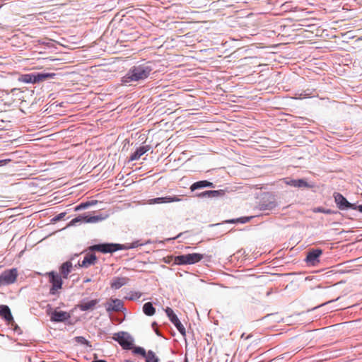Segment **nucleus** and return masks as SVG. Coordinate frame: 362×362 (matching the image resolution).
<instances>
[{"instance_id": "nucleus-1", "label": "nucleus", "mask_w": 362, "mask_h": 362, "mask_svg": "<svg viewBox=\"0 0 362 362\" xmlns=\"http://www.w3.org/2000/svg\"><path fill=\"white\" fill-rule=\"evenodd\" d=\"M156 64L152 61H143L132 66L127 73L122 78V83L124 85L132 82L144 81L149 76L155 73Z\"/></svg>"}, {"instance_id": "nucleus-2", "label": "nucleus", "mask_w": 362, "mask_h": 362, "mask_svg": "<svg viewBox=\"0 0 362 362\" xmlns=\"http://www.w3.org/2000/svg\"><path fill=\"white\" fill-rule=\"evenodd\" d=\"M55 74H43V73H30L23 75H18L16 72H8V76H3L1 74V79L4 85L9 84L16 86V83L19 81L25 83H36L40 81H43L48 78H53Z\"/></svg>"}, {"instance_id": "nucleus-3", "label": "nucleus", "mask_w": 362, "mask_h": 362, "mask_svg": "<svg viewBox=\"0 0 362 362\" xmlns=\"http://www.w3.org/2000/svg\"><path fill=\"white\" fill-rule=\"evenodd\" d=\"M16 152L8 155L1 153V175H13L18 170L17 162L13 160Z\"/></svg>"}, {"instance_id": "nucleus-4", "label": "nucleus", "mask_w": 362, "mask_h": 362, "mask_svg": "<svg viewBox=\"0 0 362 362\" xmlns=\"http://www.w3.org/2000/svg\"><path fill=\"white\" fill-rule=\"evenodd\" d=\"M204 255L199 253H190L175 257L174 264L177 265L194 264L200 262Z\"/></svg>"}, {"instance_id": "nucleus-5", "label": "nucleus", "mask_w": 362, "mask_h": 362, "mask_svg": "<svg viewBox=\"0 0 362 362\" xmlns=\"http://www.w3.org/2000/svg\"><path fill=\"white\" fill-rule=\"evenodd\" d=\"M1 318L6 322L8 327L18 334H21V328L15 322L11 310L8 305H1Z\"/></svg>"}, {"instance_id": "nucleus-6", "label": "nucleus", "mask_w": 362, "mask_h": 362, "mask_svg": "<svg viewBox=\"0 0 362 362\" xmlns=\"http://www.w3.org/2000/svg\"><path fill=\"white\" fill-rule=\"evenodd\" d=\"M105 219V217L102 215H80L74 218H73L67 225V226H75L81 223H97L102 220Z\"/></svg>"}, {"instance_id": "nucleus-7", "label": "nucleus", "mask_w": 362, "mask_h": 362, "mask_svg": "<svg viewBox=\"0 0 362 362\" xmlns=\"http://www.w3.org/2000/svg\"><path fill=\"white\" fill-rule=\"evenodd\" d=\"M91 250L102 253H112L122 250V245L116 243H102L93 245Z\"/></svg>"}, {"instance_id": "nucleus-8", "label": "nucleus", "mask_w": 362, "mask_h": 362, "mask_svg": "<svg viewBox=\"0 0 362 362\" xmlns=\"http://www.w3.org/2000/svg\"><path fill=\"white\" fill-rule=\"evenodd\" d=\"M49 277V282L52 284V287L49 289V293L51 295H56L59 289L62 288V279L61 276L55 273L54 272H50L48 273Z\"/></svg>"}, {"instance_id": "nucleus-9", "label": "nucleus", "mask_w": 362, "mask_h": 362, "mask_svg": "<svg viewBox=\"0 0 362 362\" xmlns=\"http://www.w3.org/2000/svg\"><path fill=\"white\" fill-rule=\"evenodd\" d=\"M18 91V89L16 86L11 87L10 89L1 90V102L4 101V106L10 107L14 103L16 99L13 98V95L15 92Z\"/></svg>"}, {"instance_id": "nucleus-10", "label": "nucleus", "mask_w": 362, "mask_h": 362, "mask_svg": "<svg viewBox=\"0 0 362 362\" xmlns=\"http://www.w3.org/2000/svg\"><path fill=\"white\" fill-rule=\"evenodd\" d=\"M115 339L119 344V345L127 350L133 349V340L130 335L127 333L122 332L116 334Z\"/></svg>"}, {"instance_id": "nucleus-11", "label": "nucleus", "mask_w": 362, "mask_h": 362, "mask_svg": "<svg viewBox=\"0 0 362 362\" xmlns=\"http://www.w3.org/2000/svg\"><path fill=\"white\" fill-rule=\"evenodd\" d=\"M165 313H166L167 316L168 317L169 320L175 326V327L179 331V332L182 336H185L186 335L185 328L184 327V326L182 325L181 322L180 321V320L178 319L177 316L174 313V311L170 308H168V307L165 310Z\"/></svg>"}, {"instance_id": "nucleus-12", "label": "nucleus", "mask_w": 362, "mask_h": 362, "mask_svg": "<svg viewBox=\"0 0 362 362\" xmlns=\"http://www.w3.org/2000/svg\"><path fill=\"white\" fill-rule=\"evenodd\" d=\"M334 198L337 207L340 210H345L348 209H356V206L349 202L341 194L338 192L334 193Z\"/></svg>"}, {"instance_id": "nucleus-13", "label": "nucleus", "mask_w": 362, "mask_h": 362, "mask_svg": "<svg viewBox=\"0 0 362 362\" xmlns=\"http://www.w3.org/2000/svg\"><path fill=\"white\" fill-rule=\"evenodd\" d=\"M17 276V269L12 268L10 269H6L1 272V284H12L16 281Z\"/></svg>"}, {"instance_id": "nucleus-14", "label": "nucleus", "mask_w": 362, "mask_h": 362, "mask_svg": "<svg viewBox=\"0 0 362 362\" xmlns=\"http://www.w3.org/2000/svg\"><path fill=\"white\" fill-rule=\"evenodd\" d=\"M105 308L107 313L122 311L124 310V303L120 299L112 298L105 303Z\"/></svg>"}, {"instance_id": "nucleus-15", "label": "nucleus", "mask_w": 362, "mask_h": 362, "mask_svg": "<svg viewBox=\"0 0 362 362\" xmlns=\"http://www.w3.org/2000/svg\"><path fill=\"white\" fill-rule=\"evenodd\" d=\"M322 254L320 249L312 250L308 253L305 261L309 265L315 266L320 262L319 257Z\"/></svg>"}, {"instance_id": "nucleus-16", "label": "nucleus", "mask_w": 362, "mask_h": 362, "mask_svg": "<svg viewBox=\"0 0 362 362\" xmlns=\"http://www.w3.org/2000/svg\"><path fill=\"white\" fill-rule=\"evenodd\" d=\"M286 185L297 187V188H311L313 185L308 183L305 179H290L286 178L285 180Z\"/></svg>"}, {"instance_id": "nucleus-17", "label": "nucleus", "mask_w": 362, "mask_h": 362, "mask_svg": "<svg viewBox=\"0 0 362 362\" xmlns=\"http://www.w3.org/2000/svg\"><path fill=\"white\" fill-rule=\"evenodd\" d=\"M98 303V299H93L90 300L83 299L79 304H78L77 307L81 311L93 310Z\"/></svg>"}, {"instance_id": "nucleus-18", "label": "nucleus", "mask_w": 362, "mask_h": 362, "mask_svg": "<svg viewBox=\"0 0 362 362\" xmlns=\"http://www.w3.org/2000/svg\"><path fill=\"white\" fill-rule=\"evenodd\" d=\"M225 194V192L222 189L219 190H208L203 192L197 194V197L199 198H217L223 197Z\"/></svg>"}, {"instance_id": "nucleus-19", "label": "nucleus", "mask_w": 362, "mask_h": 362, "mask_svg": "<svg viewBox=\"0 0 362 362\" xmlns=\"http://www.w3.org/2000/svg\"><path fill=\"white\" fill-rule=\"evenodd\" d=\"M70 318V315L65 311L54 310L51 315V320L52 322H62Z\"/></svg>"}, {"instance_id": "nucleus-20", "label": "nucleus", "mask_w": 362, "mask_h": 362, "mask_svg": "<svg viewBox=\"0 0 362 362\" xmlns=\"http://www.w3.org/2000/svg\"><path fill=\"white\" fill-rule=\"evenodd\" d=\"M150 148L151 147L148 145L140 146L131 155L129 160L133 161L139 159V158L149 151Z\"/></svg>"}, {"instance_id": "nucleus-21", "label": "nucleus", "mask_w": 362, "mask_h": 362, "mask_svg": "<svg viewBox=\"0 0 362 362\" xmlns=\"http://www.w3.org/2000/svg\"><path fill=\"white\" fill-rule=\"evenodd\" d=\"M128 279L127 277H114L110 283V286L113 289H119L127 284Z\"/></svg>"}, {"instance_id": "nucleus-22", "label": "nucleus", "mask_w": 362, "mask_h": 362, "mask_svg": "<svg viewBox=\"0 0 362 362\" xmlns=\"http://www.w3.org/2000/svg\"><path fill=\"white\" fill-rule=\"evenodd\" d=\"M204 187H212L213 188V187H214V185L213 182H211L207 180H201V181H198V182L193 183L190 187V189H191V191L193 192L196 189H202V188H204Z\"/></svg>"}, {"instance_id": "nucleus-23", "label": "nucleus", "mask_w": 362, "mask_h": 362, "mask_svg": "<svg viewBox=\"0 0 362 362\" xmlns=\"http://www.w3.org/2000/svg\"><path fill=\"white\" fill-rule=\"evenodd\" d=\"M96 257L95 255H87L85 256L83 260L82 261L81 264H80L81 267H88L90 265H93L95 264L96 261Z\"/></svg>"}, {"instance_id": "nucleus-24", "label": "nucleus", "mask_w": 362, "mask_h": 362, "mask_svg": "<svg viewBox=\"0 0 362 362\" xmlns=\"http://www.w3.org/2000/svg\"><path fill=\"white\" fill-rule=\"evenodd\" d=\"M72 268V263L71 262H66L62 264L60 267V272L64 279L68 277L69 274L71 272Z\"/></svg>"}, {"instance_id": "nucleus-25", "label": "nucleus", "mask_w": 362, "mask_h": 362, "mask_svg": "<svg viewBox=\"0 0 362 362\" xmlns=\"http://www.w3.org/2000/svg\"><path fill=\"white\" fill-rule=\"evenodd\" d=\"M259 206L260 210H272L276 206V203L274 199L269 201L268 202H262Z\"/></svg>"}, {"instance_id": "nucleus-26", "label": "nucleus", "mask_w": 362, "mask_h": 362, "mask_svg": "<svg viewBox=\"0 0 362 362\" xmlns=\"http://www.w3.org/2000/svg\"><path fill=\"white\" fill-rule=\"evenodd\" d=\"M143 312L147 316H152L155 314L156 309L151 302H148L144 304Z\"/></svg>"}, {"instance_id": "nucleus-27", "label": "nucleus", "mask_w": 362, "mask_h": 362, "mask_svg": "<svg viewBox=\"0 0 362 362\" xmlns=\"http://www.w3.org/2000/svg\"><path fill=\"white\" fill-rule=\"evenodd\" d=\"M252 218V216H245V217H240L238 218L226 220L225 221V223H246L249 222Z\"/></svg>"}, {"instance_id": "nucleus-28", "label": "nucleus", "mask_w": 362, "mask_h": 362, "mask_svg": "<svg viewBox=\"0 0 362 362\" xmlns=\"http://www.w3.org/2000/svg\"><path fill=\"white\" fill-rule=\"evenodd\" d=\"M146 362H160V359L156 356V354L153 351L149 350L147 352Z\"/></svg>"}, {"instance_id": "nucleus-29", "label": "nucleus", "mask_w": 362, "mask_h": 362, "mask_svg": "<svg viewBox=\"0 0 362 362\" xmlns=\"http://www.w3.org/2000/svg\"><path fill=\"white\" fill-rule=\"evenodd\" d=\"M141 296L142 293L139 291H130L128 293V296L127 297V298L130 300H137L141 297Z\"/></svg>"}, {"instance_id": "nucleus-30", "label": "nucleus", "mask_w": 362, "mask_h": 362, "mask_svg": "<svg viewBox=\"0 0 362 362\" xmlns=\"http://www.w3.org/2000/svg\"><path fill=\"white\" fill-rule=\"evenodd\" d=\"M132 349H133V353L134 354L141 355V356H143L146 358V357L147 356V352H146V350L144 348L140 347V346H135V347H133Z\"/></svg>"}, {"instance_id": "nucleus-31", "label": "nucleus", "mask_w": 362, "mask_h": 362, "mask_svg": "<svg viewBox=\"0 0 362 362\" xmlns=\"http://www.w3.org/2000/svg\"><path fill=\"white\" fill-rule=\"evenodd\" d=\"M144 245V243H140L139 240H136L128 244V245H122V249H134Z\"/></svg>"}, {"instance_id": "nucleus-32", "label": "nucleus", "mask_w": 362, "mask_h": 362, "mask_svg": "<svg viewBox=\"0 0 362 362\" xmlns=\"http://www.w3.org/2000/svg\"><path fill=\"white\" fill-rule=\"evenodd\" d=\"M74 340L76 342H77L78 344H85L90 347L91 346V345L90 344V342L83 337H81V336L76 337L74 338Z\"/></svg>"}, {"instance_id": "nucleus-33", "label": "nucleus", "mask_w": 362, "mask_h": 362, "mask_svg": "<svg viewBox=\"0 0 362 362\" xmlns=\"http://www.w3.org/2000/svg\"><path fill=\"white\" fill-rule=\"evenodd\" d=\"M164 203H170V202H179L180 201V199L178 198L176 196L174 197H164Z\"/></svg>"}, {"instance_id": "nucleus-34", "label": "nucleus", "mask_w": 362, "mask_h": 362, "mask_svg": "<svg viewBox=\"0 0 362 362\" xmlns=\"http://www.w3.org/2000/svg\"><path fill=\"white\" fill-rule=\"evenodd\" d=\"M164 197H158L155 199H152L149 200V204H161L164 203Z\"/></svg>"}, {"instance_id": "nucleus-35", "label": "nucleus", "mask_w": 362, "mask_h": 362, "mask_svg": "<svg viewBox=\"0 0 362 362\" xmlns=\"http://www.w3.org/2000/svg\"><path fill=\"white\" fill-rule=\"evenodd\" d=\"M93 203L92 202H85V203H81V204H79L78 206H77L76 207V211H78V210H80V209H86L88 206L92 205Z\"/></svg>"}, {"instance_id": "nucleus-36", "label": "nucleus", "mask_w": 362, "mask_h": 362, "mask_svg": "<svg viewBox=\"0 0 362 362\" xmlns=\"http://www.w3.org/2000/svg\"><path fill=\"white\" fill-rule=\"evenodd\" d=\"M65 216H66V213L65 212L60 213L58 215H57L56 216H54L53 218L52 221H59L63 219Z\"/></svg>"}, {"instance_id": "nucleus-37", "label": "nucleus", "mask_w": 362, "mask_h": 362, "mask_svg": "<svg viewBox=\"0 0 362 362\" xmlns=\"http://www.w3.org/2000/svg\"><path fill=\"white\" fill-rule=\"evenodd\" d=\"M1 139H5L4 140V142H8V141H11L12 140L15 141L16 139H11L12 135H8V137L6 136H4L2 133L1 134Z\"/></svg>"}, {"instance_id": "nucleus-38", "label": "nucleus", "mask_w": 362, "mask_h": 362, "mask_svg": "<svg viewBox=\"0 0 362 362\" xmlns=\"http://www.w3.org/2000/svg\"><path fill=\"white\" fill-rule=\"evenodd\" d=\"M317 211L322 212V213L327 214H332L335 213L333 211H332L331 209H321V208H319L317 209Z\"/></svg>"}, {"instance_id": "nucleus-39", "label": "nucleus", "mask_w": 362, "mask_h": 362, "mask_svg": "<svg viewBox=\"0 0 362 362\" xmlns=\"http://www.w3.org/2000/svg\"><path fill=\"white\" fill-rule=\"evenodd\" d=\"M309 95H310L309 93H306L305 92H303V93H300L299 96L298 98L300 99L305 98H308Z\"/></svg>"}, {"instance_id": "nucleus-40", "label": "nucleus", "mask_w": 362, "mask_h": 362, "mask_svg": "<svg viewBox=\"0 0 362 362\" xmlns=\"http://www.w3.org/2000/svg\"><path fill=\"white\" fill-rule=\"evenodd\" d=\"M9 209H6V210H4V211H1V216L4 215V216H7L8 214V212Z\"/></svg>"}, {"instance_id": "nucleus-41", "label": "nucleus", "mask_w": 362, "mask_h": 362, "mask_svg": "<svg viewBox=\"0 0 362 362\" xmlns=\"http://www.w3.org/2000/svg\"><path fill=\"white\" fill-rule=\"evenodd\" d=\"M250 337H251V335H247V337H245V334H243L241 335V338H245V339H248Z\"/></svg>"}, {"instance_id": "nucleus-42", "label": "nucleus", "mask_w": 362, "mask_h": 362, "mask_svg": "<svg viewBox=\"0 0 362 362\" xmlns=\"http://www.w3.org/2000/svg\"><path fill=\"white\" fill-rule=\"evenodd\" d=\"M356 209H358L360 212L362 213V205L356 206Z\"/></svg>"}, {"instance_id": "nucleus-43", "label": "nucleus", "mask_w": 362, "mask_h": 362, "mask_svg": "<svg viewBox=\"0 0 362 362\" xmlns=\"http://www.w3.org/2000/svg\"><path fill=\"white\" fill-rule=\"evenodd\" d=\"M1 73H4L5 71L3 70L4 69V66H3V63L1 64Z\"/></svg>"}, {"instance_id": "nucleus-44", "label": "nucleus", "mask_w": 362, "mask_h": 362, "mask_svg": "<svg viewBox=\"0 0 362 362\" xmlns=\"http://www.w3.org/2000/svg\"><path fill=\"white\" fill-rule=\"evenodd\" d=\"M4 112H6V111H7V110H6V109H4ZM3 112V110L1 109V112Z\"/></svg>"}, {"instance_id": "nucleus-45", "label": "nucleus", "mask_w": 362, "mask_h": 362, "mask_svg": "<svg viewBox=\"0 0 362 362\" xmlns=\"http://www.w3.org/2000/svg\"><path fill=\"white\" fill-rule=\"evenodd\" d=\"M3 206H6V205H3V204H1V207H3Z\"/></svg>"}, {"instance_id": "nucleus-46", "label": "nucleus", "mask_w": 362, "mask_h": 362, "mask_svg": "<svg viewBox=\"0 0 362 362\" xmlns=\"http://www.w3.org/2000/svg\"><path fill=\"white\" fill-rule=\"evenodd\" d=\"M126 362H133V361H126Z\"/></svg>"}, {"instance_id": "nucleus-47", "label": "nucleus", "mask_w": 362, "mask_h": 362, "mask_svg": "<svg viewBox=\"0 0 362 362\" xmlns=\"http://www.w3.org/2000/svg\"><path fill=\"white\" fill-rule=\"evenodd\" d=\"M185 362H188V361H187V358L185 359Z\"/></svg>"}]
</instances>
